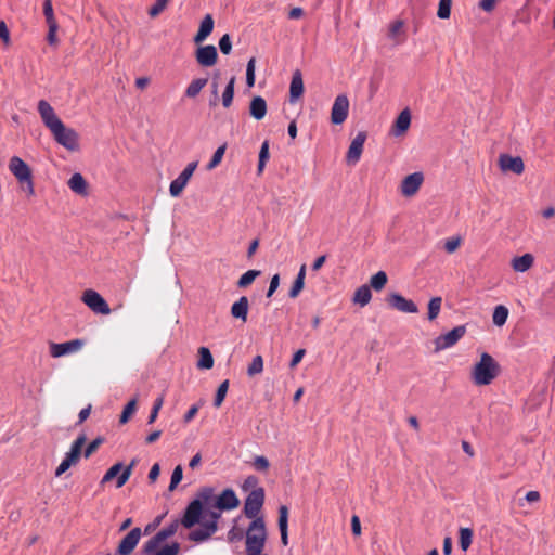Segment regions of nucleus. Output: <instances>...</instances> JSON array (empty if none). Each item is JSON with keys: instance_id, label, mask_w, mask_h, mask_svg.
Instances as JSON below:
<instances>
[{"instance_id": "1", "label": "nucleus", "mask_w": 555, "mask_h": 555, "mask_svg": "<svg viewBox=\"0 0 555 555\" xmlns=\"http://www.w3.org/2000/svg\"><path fill=\"white\" fill-rule=\"evenodd\" d=\"M38 113L43 125L60 145L72 152L79 149L78 133L63 124L49 102L40 100L38 102Z\"/></svg>"}, {"instance_id": "2", "label": "nucleus", "mask_w": 555, "mask_h": 555, "mask_svg": "<svg viewBox=\"0 0 555 555\" xmlns=\"http://www.w3.org/2000/svg\"><path fill=\"white\" fill-rule=\"evenodd\" d=\"M499 373V364L489 354L482 353L478 363L473 370L474 383L478 386L489 385Z\"/></svg>"}, {"instance_id": "3", "label": "nucleus", "mask_w": 555, "mask_h": 555, "mask_svg": "<svg viewBox=\"0 0 555 555\" xmlns=\"http://www.w3.org/2000/svg\"><path fill=\"white\" fill-rule=\"evenodd\" d=\"M264 502L263 488H256L249 492L244 504V514L250 519L259 518L258 514Z\"/></svg>"}, {"instance_id": "4", "label": "nucleus", "mask_w": 555, "mask_h": 555, "mask_svg": "<svg viewBox=\"0 0 555 555\" xmlns=\"http://www.w3.org/2000/svg\"><path fill=\"white\" fill-rule=\"evenodd\" d=\"M180 525L179 520L172 521L169 526L166 528H163L159 530L153 538H151L149 541L145 542L143 546V551L145 554H152L154 551H156L159 545L168 538L172 537Z\"/></svg>"}, {"instance_id": "5", "label": "nucleus", "mask_w": 555, "mask_h": 555, "mask_svg": "<svg viewBox=\"0 0 555 555\" xmlns=\"http://www.w3.org/2000/svg\"><path fill=\"white\" fill-rule=\"evenodd\" d=\"M197 167V162H192L183 169V171L170 183L169 192L172 197H178L186 186L189 180L193 176Z\"/></svg>"}, {"instance_id": "6", "label": "nucleus", "mask_w": 555, "mask_h": 555, "mask_svg": "<svg viewBox=\"0 0 555 555\" xmlns=\"http://www.w3.org/2000/svg\"><path fill=\"white\" fill-rule=\"evenodd\" d=\"M82 301L95 313L109 314L111 309L104 298L93 289L83 292Z\"/></svg>"}, {"instance_id": "7", "label": "nucleus", "mask_w": 555, "mask_h": 555, "mask_svg": "<svg viewBox=\"0 0 555 555\" xmlns=\"http://www.w3.org/2000/svg\"><path fill=\"white\" fill-rule=\"evenodd\" d=\"M349 100L346 94H339L334 100L331 109V121L334 125H341L348 117Z\"/></svg>"}, {"instance_id": "8", "label": "nucleus", "mask_w": 555, "mask_h": 555, "mask_svg": "<svg viewBox=\"0 0 555 555\" xmlns=\"http://www.w3.org/2000/svg\"><path fill=\"white\" fill-rule=\"evenodd\" d=\"M142 531L139 527L131 529L119 542L116 555H130L140 542Z\"/></svg>"}, {"instance_id": "9", "label": "nucleus", "mask_w": 555, "mask_h": 555, "mask_svg": "<svg viewBox=\"0 0 555 555\" xmlns=\"http://www.w3.org/2000/svg\"><path fill=\"white\" fill-rule=\"evenodd\" d=\"M85 343L81 339H73L66 343H50V354L53 358H60L64 357L70 353L78 352L82 347Z\"/></svg>"}, {"instance_id": "10", "label": "nucleus", "mask_w": 555, "mask_h": 555, "mask_svg": "<svg viewBox=\"0 0 555 555\" xmlns=\"http://www.w3.org/2000/svg\"><path fill=\"white\" fill-rule=\"evenodd\" d=\"M466 333L464 325H459L448 332L447 334L440 335L436 338L435 345L437 350H442L455 345Z\"/></svg>"}, {"instance_id": "11", "label": "nucleus", "mask_w": 555, "mask_h": 555, "mask_svg": "<svg viewBox=\"0 0 555 555\" xmlns=\"http://www.w3.org/2000/svg\"><path fill=\"white\" fill-rule=\"evenodd\" d=\"M424 181V176L422 172H414L408 175L401 182L400 191L401 194L405 197H411L417 193L422 183Z\"/></svg>"}, {"instance_id": "12", "label": "nucleus", "mask_w": 555, "mask_h": 555, "mask_svg": "<svg viewBox=\"0 0 555 555\" xmlns=\"http://www.w3.org/2000/svg\"><path fill=\"white\" fill-rule=\"evenodd\" d=\"M386 301L391 308L401 312L416 313L418 311L417 306L412 300L406 299L398 293L389 294Z\"/></svg>"}, {"instance_id": "13", "label": "nucleus", "mask_w": 555, "mask_h": 555, "mask_svg": "<svg viewBox=\"0 0 555 555\" xmlns=\"http://www.w3.org/2000/svg\"><path fill=\"white\" fill-rule=\"evenodd\" d=\"M204 511L205 508H203L197 501L190 502L180 524L188 529L194 527L196 524H201L199 519Z\"/></svg>"}, {"instance_id": "14", "label": "nucleus", "mask_w": 555, "mask_h": 555, "mask_svg": "<svg viewBox=\"0 0 555 555\" xmlns=\"http://www.w3.org/2000/svg\"><path fill=\"white\" fill-rule=\"evenodd\" d=\"M9 170L20 182L28 181L31 176L29 166L18 156L11 157L9 162Z\"/></svg>"}, {"instance_id": "15", "label": "nucleus", "mask_w": 555, "mask_h": 555, "mask_svg": "<svg viewBox=\"0 0 555 555\" xmlns=\"http://www.w3.org/2000/svg\"><path fill=\"white\" fill-rule=\"evenodd\" d=\"M238 505L240 500L235 492L232 489H225L216 498L214 508L219 511H230L236 508Z\"/></svg>"}, {"instance_id": "16", "label": "nucleus", "mask_w": 555, "mask_h": 555, "mask_svg": "<svg viewBox=\"0 0 555 555\" xmlns=\"http://www.w3.org/2000/svg\"><path fill=\"white\" fill-rule=\"evenodd\" d=\"M366 140V133L361 131L353 138L347 152V163L354 165L359 162Z\"/></svg>"}, {"instance_id": "17", "label": "nucleus", "mask_w": 555, "mask_h": 555, "mask_svg": "<svg viewBox=\"0 0 555 555\" xmlns=\"http://www.w3.org/2000/svg\"><path fill=\"white\" fill-rule=\"evenodd\" d=\"M196 62L204 67H210L216 64L218 52L215 46L207 44L199 47L195 52Z\"/></svg>"}, {"instance_id": "18", "label": "nucleus", "mask_w": 555, "mask_h": 555, "mask_svg": "<svg viewBox=\"0 0 555 555\" xmlns=\"http://www.w3.org/2000/svg\"><path fill=\"white\" fill-rule=\"evenodd\" d=\"M499 166L502 171H512L516 175L522 173L525 169L524 162L519 156L513 157L507 154L499 157Z\"/></svg>"}, {"instance_id": "19", "label": "nucleus", "mask_w": 555, "mask_h": 555, "mask_svg": "<svg viewBox=\"0 0 555 555\" xmlns=\"http://www.w3.org/2000/svg\"><path fill=\"white\" fill-rule=\"evenodd\" d=\"M217 530L218 525L202 521L199 528L190 532L189 539L195 542H203L209 539Z\"/></svg>"}, {"instance_id": "20", "label": "nucleus", "mask_w": 555, "mask_h": 555, "mask_svg": "<svg viewBox=\"0 0 555 555\" xmlns=\"http://www.w3.org/2000/svg\"><path fill=\"white\" fill-rule=\"evenodd\" d=\"M411 125V113L409 108H404L396 118V121L391 129L393 137L403 135L410 128Z\"/></svg>"}, {"instance_id": "21", "label": "nucleus", "mask_w": 555, "mask_h": 555, "mask_svg": "<svg viewBox=\"0 0 555 555\" xmlns=\"http://www.w3.org/2000/svg\"><path fill=\"white\" fill-rule=\"evenodd\" d=\"M388 38L396 44H401L405 40V23L402 20H396L389 24Z\"/></svg>"}, {"instance_id": "22", "label": "nucleus", "mask_w": 555, "mask_h": 555, "mask_svg": "<svg viewBox=\"0 0 555 555\" xmlns=\"http://www.w3.org/2000/svg\"><path fill=\"white\" fill-rule=\"evenodd\" d=\"M193 501H197L201 506L205 509L214 508V503L216 501L215 491L211 487H203L197 493L196 498Z\"/></svg>"}, {"instance_id": "23", "label": "nucleus", "mask_w": 555, "mask_h": 555, "mask_svg": "<svg viewBox=\"0 0 555 555\" xmlns=\"http://www.w3.org/2000/svg\"><path fill=\"white\" fill-rule=\"evenodd\" d=\"M86 436L80 435L76 438V440L72 443L69 451L65 454V459L69 461L73 465H76L79 462L81 456L82 447L86 443Z\"/></svg>"}, {"instance_id": "24", "label": "nucleus", "mask_w": 555, "mask_h": 555, "mask_svg": "<svg viewBox=\"0 0 555 555\" xmlns=\"http://www.w3.org/2000/svg\"><path fill=\"white\" fill-rule=\"evenodd\" d=\"M279 529L281 533V542L284 546L288 544V508L281 505L279 508Z\"/></svg>"}, {"instance_id": "25", "label": "nucleus", "mask_w": 555, "mask_h": 555, "mask_svg": "<svg viewBox=\"0 0 555 555\" xmlns=\"http://www.w3.org/2000/svg\"><path fill=\"white\" fill-rule=\"evenodd\" d=\"M249 301L246 296H242L231 307V315L234 319H240L243 322L247 321Z\"/></svg>"}, {"instance_id": "26", "label": "nucleus", "mask_w": 555, "mask_h": 555, "mask_svg": "<svg viewBox=\"0 0 555 555\" xmlns=\"http://www.w3.org/2000/svg\"><path fill=\"white\" fill-rule=\"evenodd\" d=\"M249 114L256 120H261L267 114V102L261 96H254L249 104Z\"/></svg>"}, {"instance_id": "27", "label": "nucleus", "mask_w": 555, "mask_h": 555, "mask_svg": "<svg viewBox=\"0 0 555 555\" xmlns=\"http://www.w3.org/2000/svg\"><path fill=\"white\" fill-rule=\"evenodd\" d=\"M214 29V18L210 14H207L201 22L197 34L194 37L196 44L202 43L211 34Z\"/></svg>"}, {"instance_id": "28", "label": "nucleus", "mask_w": 555, "mask_h": 555, "mask_svg": "<svg viewBox=\"0 0 555 555\" xmlns=\"http://www.w3.org/2000/svg\"><path fill=\"white\" fill-rule=\"evenodd\" d=\"M304 93V81L302 76L299 70H295L292 77L291 87H289V100L291 102H295L299 99Z\"/></svg>"}, {"instance_id": "29", "label": "nucleus", "mask_w": 555, "mask_h": 555, "mask_svg": "<svg viewBox=\"0 0 555 555\" xmlns=\"http://www.w3.org/2000/svg\"><path fill=\"white\" fill-rule=\"evenodd\" d=\"M533 261L534 258L531 254H525L520 257H515L511 264L516 272H526L532 267Z\"/></svg>"}, {"instance_id": "30", "label": "nucleus", "mask_w": 555, "mask_h": 555, "mask_svg": "<svg viewBox=\"0 0 555 555\" xmlns=\"http://www.w3.org/2000/svg\"><path fill=\"white\" fill-rule=\"evenodd\" d=\"M68 186L73 192L79 195H85L87 193V182L80 173H74L70 177L68 180Z\"/></svg>"}, {"instance_id": "31", "label": "nucleus", "mask_w": 555, "mask_h": 555, "mask_svg": "<svg viewBox=\"0 0 555 555\" xmlns=\"http://www.w3.org/2000/svg\"><path fill=\"white\" fill-rule=\"evenodd\" d=\"M198 357L199 358L196 364L197 369L209 370L214 366V358L208 348L199 347Z\"/></svg>"}, {"instance_id": "32", "label": "nucleus", "mask_w": 555, "mask_h": 555, "mask_svg": "<svg viewBox=\"0 0 555 555\" xmlns=\"http://www.w3.org/2000/svg\"><path fill=\"white\" fill-rule=\"evenodd\" d=\"M372 298L371 288L369 285H362L356 289L353 294V302L360 305L361 307L366 306Z\"/></svg>"}, {"instance_id": "33", "label": "nucleus", "mask_w": 555, "mask_h": 555, "mask_svg": "<svg viewBox=\"0 0 555 555\" xmlns=\"http://www.w3.org/2000/svg\"><path fill=\"white\" fill-rule=\"evenodd\" d=\"M387 282H388V276H387L386 272L378 271L377 273H375L374 275L371 276L369 286H370V288H373L374 291L379 292L385 287Z\"/></svg>"}, {"instance_id": "34", "label": "nucleus", "mask_w": 555, "mask_h": 555, "mask_svg": "<svg viewBox=\"0 0 555 555\" xmlns=\"http://www.w3.org/2000/svg\"><path fill=\"white\" fill-rule=\"evenodd\" d=\"M207 81L208 80L206 78L194 79L185 89V95L191 99L195 98L207 85Z\"/></svg>"}, {"instance_id": "35", "label": "nucleus", "mask_w": 555, "mask_h": 555, "mask_svg": "<svg viewBox=\"0 0 555 555\" xmlns=\"http://www.w3.org/2000/svg\"><path fill=\"white\" fill-rule=\"evenodd\" d=\"M508 317V309L505 306H496L493 311L492 321L496 326H503Z\"/></svg>"}, {"instance_id": "36", "label": "nucleus", "mask_w": 555, "mask_h": 555, "mask_svg": "<svg viewBox=\"0 0 555 555\" xmlns=\"http://www.w3.org/2000/svg\"><path fill=\"white\" fill-rule=\"evenodd\" d=\"M234 83H235V77H232L222 93V105L227 108L231 106L232 101H233Z\"/></svg>"}, {"instance_id": "37", "label": "nucleus", "mask_w": 555, "mask_h": 555, "mask_svg": "<svg viewBox=\"0 0 555 555\" xmlns=\"http://www.w3.org/2000/svg\"><path fill=\"white\" fill-rule=\"evenodd\" d=\"M441 297H434L428 302V320L433 321L435 320L441 309Z\"/></svg>"}, {"instance_id": "38", "label": "nucleus", "mask_w": 555, "mask_h": 555, "mask_svg": "<svg viewBox=\"0 0 555 555\" xmlns=\"http://www.w3.org/2000/svg\"><path fill=\"white\" fill-rule=\"evenodd\" d=\"M263 370V359L261 356L254 357L251 363L247 367L248 376H255L262 372Z\"/></svg>"}, {"instance_id": "39", "label": "nucleus", "mask_w": 555, "mask_h": 555, "mask_svg": "<svg viewBox=\"0 0 555 555\" xmlns=\"http://www.w3.org/2000/svg\"><path fill=\"white\" fill-rule=\"evenodd\" d=\"M260 274V271L258 270H248L247 272H245L237 281V286L238 287H247L248 285H250L255 279Z\"/></svg>"}, {"instance_id": "40", "label": "nucleus", "mask_w": 555, "mask_h": 555, "mask_svg": "<svg viewBox=\"0 0 555 555\" xmlns=\"http://www.w3.org/2000/svg\"><path fill=\"white\" fill-rule=\"evenodd\" d=\"M473 541V531L469 528L460 529V545L463 551H466Z\"/></svg>"}, {"instance_id": "41", "label": "nucleus", "mask_w": 555, "mask_h": 555, "mask_svg": "<svg viewBox=\"0 0 555 555\" xmlns=\"http://www.w3.org/2000/svg\"><path fill=\"white\" fill-rule=\"evenodd\" d=\"M135 465V461L133 460L129 466L121 469L117 477L116 487L121 488L130 478L132 474V469Z\"/></svg>"}, {"instance_id": "42", "label": "nucleus", "mask_w": 555, "mask_h": 555, "mask_svg": "<svg viewBox=\"0 0 555 555\" xmlns=\"http://www.w3.org/2000/svg\"><path fill=\"white\" fill-rule=\"evenodd\" d=\"M135 410H137V399L133 398L124 408L122 413L119 418V422L121 424H126L129 421V418L132 416V414L135 412Z\"/></svg>"}, {"instance_id": "43", "label": "nucleus", "mask_w": 555, "mask_h": 555, "mask_svg": "<svg viewBox=\"0 0 555 555\" xmlns=\"http://www.w3.org/2000/svg\"><path fill=\"white\" fill-rule=\"evenodd\" d=\"M269 142L264 141L260 147L259 152V162H258V173H261L263 171V168L266 166L267 160L269 159Z\"/></svg>"}, {"instance_id": "44", "label": "nucleus", "mask_w": 555, "mask_h": 555, "mask_svg": "<svg viewBox=\"0 0 555 555\" xmlns=\"http://www.w3.org/2000/svg\"><path fill=\"white\" fill-rule=\"evenodd\" d=\"M225 149H227V145L223 144V145L219 146L215 151L210 162L207 164V169L208 170H211V169L216 168L221 163L222 157H223V155L225 153Z\"/></svg>"}, {"instance_id": "45", "label": "nucleus", "mask_w": 555, "mask_h": 555, "mask_svg": "<svg viewBox=\"0 0 555 555\" xmlns=\"http://www.w3.org/2000/svg\"><path fill=\"white\" fill-rule=\"evenodd\" d=\"M228 389H229V380L227 379V380H223L217 389V393H216L215 401H214V405L216 408H219L222 404V402L227 396Z\"/></svg>"}, {"instance_id": "46", "label": "nucleus", "mask_w": 555, "mask_h": 555, "mask_svg": "<svg viewBox=\"0 0 555 555\" xmlns=\"http://www.w3.org/2000/svg\"><path fill=\"white\" fill-rule=\"evenodd\" d=\"M452 0H440L437 15L441 20H447L451 14Z\"/></svg>"}, {"instance_id": "47", "label": "nucleus", "mask_w": 555, "mask_h": 555, "mask_svg": "<svg viewBox=\"0 0 555 555\" xmlns=\"http://www.w3.org/2000/svg\"><path fill=\"white\" fill-rule=\"evenodd\" d=\"M122 467H124L122 463L114 464L105 473V475L103 476V478L101 480V483H105V482H108V481L113 480L115 477H117L119 475V473L121 472Z\"/></svg>"}, {"instance_id": "48", "label": "nucleus", "mask_w": 555, "mask_h": 555, "mask_svg": "<svg viewBox=\"0 0 555 555\" xmlns=\"http://www.w3.org/2000/svg\"><path fill=\"white\" fill-rule=\"evenodd\" d=\"M182 477H183L182 467L180 465H178V466L175 467V469L172 472L170 485H169V488H168L169 491H173L176 489V487L182 480Z\"/></svg>"}, {"instance_id": "49", "label": "nucleus", "mask_w": 555, "mask_h": 555, "mask_svg": "<svg viewBox=\"0 0 555 555\" xmlns=\"http://www.w3.org/2000/svg\"><path fill=\"white\" fill-rule=\"evenodd\" d=\"M169 0H156L155 3L150 8L149 15L151 17H156L159 15L167 7Z\"/></svg>"}, {"instance_id": "50", "label": "nucleus", "mask_w": 555, "mask_h": 555, "mask_svg": "<svg viewBox=\"0 0 555 555\" xmlns=\"http://www.w3.org/2000/svg\"><path fill=\"white\" fill-rule=\"evenodd\" d=\"M163 403H164V397L163 396L158 397L155 400L154 405L152 408V411L150 413L149 420H147L149 424H153L156 421V418L158 416V412H159V410L163 406Z\"/></svg>"}, {"instance_id": "51", "label": "nucleus", "mask_w": 555, "mask_h": 555, "mask_svg": "<svg viewBox=\"0 0 555 555\" xmlns=\"http://www.w3.org/2000/svg\"><path fill=\"white\" fill-rule=\"evenodd\" d=\"M255 59L251 57L247 63L246 68V83L248 87H253L255 85Z\"/></svg>"}, {"instance_id": "52", "label": "nucleus", "mask_w": 555, "mask_h": 555, "mask_svg": "<svg viewBox=\"0 0 555 555\" xmlns=\"http://www.w3.org/2000/svg\"><path fill=\"white\" fill-rule=\"evenodd\" d=\"M180 545L179 543L175 542L170 545H165L160 550L154 551V555H177L179 553Z\"/></svg>"}, {"instance_id": "53", "label": "nucleus", "mask_w": 555, "mask_h": 555, "mask_svg": "<svg viewBox=\"0 0 555 555\" xmlns=\"http://www.w3.org/2000/svg\"><path fill=\"white\" fill-rule=\"evenodd\" d=\"M462 238L460 236L451 237L446 241L444 249L448 254H453L460 247Z\"/></svg>"}, {"instance_id": "54", "label": "nucleus", "mask_w": 555, "mask_h": 555, "mask_svg": "<svg viewBox=\"0 0 555 555\" xmlns=\"http://www.w3.org/2000/svg\"><path fill=\"white\" fill-rule=\"evenodd\" d=\"M104 439L102 437H98L96 439H94L93 441H91L87 448L85 449V452H83V456L86 459H88L89 456H91L98 449L99 447L103 443Z\"/></svg>"}, {"instance_id": "55", "label": "nucleus", "mask_w": 555, "mask_h": 555, "mask_svg": "<svg viewBox=\"0 0 555 555\" xmlns=\"http://www.w3.org/2000/svg\"><path fill=\"white\" fill-rule=\"evenodd\" d=\"M219 48L223 54H229L232 50V42L230 35H223L219 40Z\"/></svg>"}, {"instance_id": "56", "label": "nucleus", "mask_w": 555, "mask_h": 555, "mask_svg": "<svg viewBox=\"0 0 555 555\" xmlns=\"http://www.w3.org/2000/svg\"><path fill=\"white\" fill-rule=\"evenodd\" d=\"M43 13L47 20V24L56 23L53 14V8L51 0H46L43 3Z\"/></svg>"}, {"instance_id": "57", "label": "nucleus", "mask_w": 555, "mask_h": 555, "mask_svg": "<svg viewBox=\"0 0 555 555\" xmlns=\"http://www.w3.org/2000/svg\"><path fill=\"white\" fill-rule=\"evenodd\" d=\"M269 465L270 464H269L268 459L262 455H258L254 460V467H255V469H257L259 472L267 470L269 468Z\"/></svg>"}, {"instance_id": "58", "label": "nucleus", "mask_w": 555, "mask_h": 555, "mask_svg": "<svg viewBox=\"0 0 555 555\" xmlns=\"http://www.w3.org/2000/svg\"><path fill=\"white\" fill-rule=\"evenodd\" d=\"M48 26H49V31H48L47 40L50 44H56L57 43V38H56L57 23H51V24H48Z\"/></svg>"}, {"instance_id": "59", "label": "nucleus", "mask_w": 555, "mask_h": 555, "mask_svg": "<svg viewBox=\"0 0 555 555\" xmlns=\"http://www.w3.org/2000/svg\"><path fill=\"white\" fill-rule=\"evenodd\" d=\"M304 286H305L304 281L295 279L294 284H293L292 288L289 289V294H288L289 297L296 298L300 294V292L304 289Z\"/></svg>"}, {"instance_id": "60", "label": "nucleus", "mask_w": 555, "mask_h": 555, "mask_svg": "<svg viewBox=\"0 0 555 555\" xmlns=\"http://www.w3.org/2000/svg\"><path fill=\"white\" fill-rule=\"evenodd\" d=\"M207 514H206V517L204 518V522H214L215 525H217V521L218 519L220 518L221 514H220V511L219 509H207Z\"/></svg>"}, {"instance_id": "61", "label": "nucleus", "mask_w": 555, "mask_h": 555, "mask_svg": "<svg viewBox=\"0 0 555 555\" xmlns=\"http://www.w3.org/2000/svg\"><path fill=\"white\" fill-rule=\"evenodd\" d=\"M279 285H280V275L274 274L271 278L269 289L267 292V297H271L274 294V292L278 289Z\"/></svg>"}, {"instance_id": "62", "label": "nucleus", "mask_w": 555, "mask_h": 555, "mask_svg": "<svg viewBox=\"0 0 555 555\" xmlns=\"http://www.w3.org/2000/svg\"><path fill=\"white\" fill-rule=\"evenodd\" d=\"M72 466H73V464L64 457L63 461L61 462V464L57 466V468L55 470V476L60 477L66 470H68Z\"/></svg>"}, {"instance_id": "63", "label": "nucleus", "mask_w": 555, "mask_h": 555, "mask_svg": "<svg viewBox=\"0 0 555 555\" xmlns=\"http://www.w3.org/2000/svg\"><path fill=\"white\" fill-rule=\"evenodd\" d=\"M256 488H259L258 487V478L255 476H248L244 481L243 489L244 490H248V489L254 490Z\"/></svg>"}, {"instance_id": "64", "label": "nucleus", "mask_w": 555, "mask_h": 555, "mask_svg": "<svg viewBox=\"0 0 555 555\" xmlns=\"http://www.w3.org/2000/svg\"><path fill=\"white\" fill-rule=\"evenodd\" d=\"M21 184V188L23 191H25L28 195H34L35 193V190H34V182H33V177L28 178V181H22L20 182Z\"/></svg>"}]
</instances>
